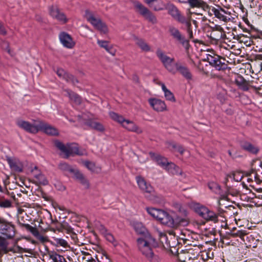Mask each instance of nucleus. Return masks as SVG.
Here are the masks:
<instances>
[{
  "label": "nucleus",
  "instance_id": "f257e3e1",
  "mask_svg": "<svg viewBox=\"0 0 262 262\" xmlns=\"http://www.w3.org/2000/svg\"><path fill=\"white\" fill-rule=\"evenodd\" d=\"M147 212L154 218L160 221L161 223L169 227L177 228L179 226H186L189 224L187 217L177 216L173 218L167 212L155 208H146Z\"/></svg>",
  "mask_w": 262,
  "mask_h": 262
},
{
  "label": "nucleus",
  "instance_id": "f03ea898",
  "mask_svg": "<svg viewBox=\"0 0 262 262\" xmlns=\"http://www.w3.org/2000/svg\"><path fill=\"white\" fill-rule=\"evenodd\" d=\"M16 232L15 226L12 222L0 217V252L7 253L13 251L8 247L9 242L7 239H13Z\"/></svg>",
  "mask_w": 262,
  "mask_h": 262
},
{
  "label": "nucleus",
  "instance_id": "7ed1b4c3",
  "mask_svg": "<svg viewBox=\"0 0 262 262\" xmlns=\"http://www.w3.org/2000/svg\"><path fill=\"white\" fill-rule=\"evenodd\" d=\"M136 179L140 189L143 193L147 194V198L155 203L161 204L163 202V196L157 194L150 184L147 182L143 177L137 176Z\"/></svg>",
  "mask_w": 262,
  "mask_h": 262
},
{
  "label": "nucleus",
  "instance_id": "20e7f679",
  "mask_svg": "<svg viewBox=\"0 0 262 262\" xmlns=\"http://www.w3.org/2000/svg\"><path fill=\"white\" fill-rule=\"evenodd\" d=\"M137 244L142 254L148 259L151 260L154 256L152 247H155L157 245L155 239L149 233H147L144 237L138 238Z\"/></svg>",
  "mask_w": 262,
  "mask_h": 262
},
{
  "label": "nucleus",
  "instance_id": "39448f33",
  "mask_svg": "<svg viewBox=\"0 0 262 262\" xmlns=\"http://www.w3.org/2000/svg\"><path fill=\"white\" fill-rule=\"evenodd\" d=\"M257 56L259 58L253 62L251 66L252 73L254 75L252 76V80H250V82L251 88L254 89L256 93H259L258 91L261 90V86H262L261 84L262 78L260 73L261 71H262V62L261 61L262 56L258 55Z\"/></svg>",
  "mask_w": 262,
  "mask_h": 262
},
{
  "label": "nucleus",
  "instance_id": "423d86ee",
  "mask_svg": "<svg viewBox=\"0 0 262 262\" xmlns=\"http://www.w3.org/2000/svg\"><path fill=\"white\" fill-rule=\"evenodd\" d=\"M186 31L188 35L187 38L177 28L169 26L168 28V31L172 38L180 43L185 49L188 50L190 46L189 40L193 39L194 37L192 28L186 29Z\"/></svg>",
  "mask_w": 262,
  "mask_h": 262
},
{
  "label": "nucleus",
  "instance_id": "0eeeda50",
  "mask_svg": "<svg viewBox=\"0 0 262 262\" xmlns=\"http://www.w3.org/2000/svg\"><path fill=\"white\" fill-rule=\"evenodd\" d=\"M55 145L57 148L66 155L67 158L70 155H74L79 156L87 155V152L85 149H80L78 145L75 143L66 146L62 142L59 141H56L55 142Z\"/></svg>",
  "mask_w": 262,
  "mask_h": 262
},
{
  "label": "nucleus",
  "instance_id": "6e6552de",
  "mask_svg": "<svg viewBox=\"0 0 262 262\" xmlns=\"http://www.w3.org/2000/svg\"><path fill=\"white\" fill-rule=\"evenodd\" d=\"M193 209L201 217L207 221H212L214 223L218 221L217 214L203 205L195 204L193 205Z\"/></svg>",
  "mask_w": 262,
  "mask_h": 262
},
{
  "label": "nucleus",
  "instance_id": "1a4fd4ad",
  "mask_svg": "<svg viewBox=\"0 0 262 262\" xmlns=\"http://www.w3.org/2000/svg\"><path fill=\"white\" fill-rule=\"evenodd\" d=\"M109 115L113 120L120 123L123 127L128 130L138 134L142 133L141 129H140L134 122L124 119L123 116L114 112H110Z\"/></svg>",
  "mask_w": 262,
  "mask_h": 262
},
{
  "label": "nucleus",
  "instance_id": "9d476101",
  "mask_svg": "<svg viewBox=\"0 0 262 262\" xmlns=\"http://www.w3.org/2000/svg\"><path fill=\"white\" fill-rule=\"evenodd\" d=\"M156 55L164 68L172 74H176L177 62H174V59L166 55L160 49L156 51Z\"/></svg>",
  "mask_w": 262,
  "mask_h": 262
},
{
  "label": "nucleus",
  "instance_id": "9b49d317",
  "mask_svg": "<svg viewBox=\"0 0 262 262\" xmlns=\"http://www.w3.org/2000/svg\"><path fill=\"white\" fill-rule=\"evenodd\" d=\"M134 6L136 12L149 22L153 24L157 23L156 16L142 4L140 2H136Z\"/></svg>",
  "mask_w": 262,
  "mask_h": 262
},
{
  "label": "nucleus",
  "instance_id": "f8f14e48",
  "mask_svg": "<svg viewBox=\"0 0 262 262\" xmlns=\"http://www.w3.org/2000/svg\"><path fill=\"white\" fill-rule=\"evenodd\" d=\"M85 16L86 20L102 33L106 34L107 32L108 29L105 24L100 18L96 17L93 13L86 10Z\"/></svg>",
  "mask_w": 262,
  "mask_h": 262
},
{
  "label": "nucleus",
  "instance_id": "ddd939ff",
  "mask_svg": "<svg viewBox=\"0 0 262 262\" xmlns=\"http://www.w3.org/2000/svg\"><path fill=\"white\" fill-rule=\"evenodd\" d=\"M40 120H34L31 123L23 120H18L16 121V125L26 132L35 134L38 132Z\"/></svg>",
  "mask_w": 262,
  "mask_h": 262
},
{
  "label": "nucleus",
  "instance_id": "4468645a",
  "mask_svg": "<svg viewBox=\"0 0 262 262\" xmlns=\"http://www.w3.org/2000/svg\"><path fill=\"white\" fill-rule=\"evenodd\" d=\"M209 13L210 15L214 14L215 17L225 23L231 19V13L220 6H218L217 8L212 7L209 9Z\"/></svg>",
  "mask_w": 262,
  "mask_h": 262
},
{
  "label": "nucleus",
  "instance_id": "2eb2a0df",
  "mask_svg": "<svg viewBox=\"0 0 262 262\" xmlns=\"http://www.w3.org/2000/svg\"><path fill=\"white\" fill-rule=\"evenodd\" d=\"M225 35L223 28L219 25L210 27V30L207 31V36L215 43L223 38Z\"/></svg>",
  "mask_w": 262,
  "mask_h": 262
},
{
  "label": "nucleus",
  "instance_id": "dca6fc26",
  "mask_svg": "<svg viewBox=\"0 0 262 262\" xmlns=\"http://www.w3.org/2000/svg\"><path fill=\"white\" fill-rule=\"evenodd\" d=\"M15 195H10L9 193H2L0 194V208L8 209L13 207L15 201Z\"/></svg>",
  "mask_w": 262,
  "mask_h": 262
},
{
  "label": "nucleus",
  "instance_id": "f3484780",
  "mask_svg": "<svg viewBox=\"0 0 262 262\" xmlns=\"http://www.w3.org/2000/svg\"><path fill=\"white\" fill-rule=\"evenodd\" d=\"M50 15L53 18L60 21L62 24H65L68 21V19L65 14L60 11L57 6H51L49 8Z\"/></svg>",
  "mask_w": 262,
  "mask_h": 262
},
{
  "label": "nucleus",
  "instance_id": "a211bd4d",
  "mask_svg": "<svg viewBox=\"0 0 262 262\" xmlns=\"http://www.w3.org/2000/svg\"><path fill=\"white\" fill-rule=\"evenodd\" d=\"M235 234L237 236H239L240 238H243V240H245L244 237L245 236H246V238L249 239V241L251 239V243L252 244V247L253 248L257 247L258 245L260 246L262 244L261 241L257 238V235L253 234L250 236H247L246 231L245 230H238Z\"/></svg>",
  "mask_w": 262,
  "mask_h": 262
},
{
  "label": "nucleus",
  "instance_id": "6ab92c4d",
  "mask_svg": "<svg viewBox=\"0 0 262 262\" xmlns=\"http://www.w3.org/2000/svg\"><path fill=\"white\" fill-rule=\"evenodd\" d=\"M5 158L6 161L12 170L17 172L23 171V165L18 159L14 157H10L9 156H6Z\"/></svg>",
  "mask_w": 262,
  "mask_h": 262
},
{
  "label": "nucleus",
  "instance_id": "aec40b11",
  "mask_svg": "<svg viewBox=\"0 0 262 262\" xmlns=\"http://www.w3.org/2000/svg\"><path fill=\"white\" fill-rule=\"evenodd\" d=\"M40 131L49 135L56 136L58 135V132L56 128L40 120L38 132Z\"/></svg>",
  "mask_w": 262,
  "mask_h": 262
},
{
  "label": "nucleus",
  "instance_id": "412c9836",
  "mask_svg": "<svg viewBox=\"0 0 262 262\" xmlns=\"http://www.w3.org/2000/svg\"><path fill=\"white\" fill-rule=\"evenodd\" d=\"M235 83L238 86V88L243 91H248L251 88L250 80H246L239 74L236 75Z\"/></svg>",
  "mask_w": 262,
  "mask_h": 262
},
{
  "label": "nucleus",
  "instance_id": "4be33fe9",
  "mask_svg": "<svg viewBox=\"0 0 262 262\" xmlns=\"http://www.w3.org/2000/svg\"><path fill=\"white\" fill-rule=\"evenodd\" d=\"M148 102L153 109L157 112H162L166 108V105L164 101L161 100L156 98H150L148 100Z\"/></svg>",
  "mask_w": 262,
  "mask_h": 262
},
{
  "label": "nucleus",
  "instance_id": "5701e85b",
  "mask_svg": "<svg viewBox=\"0 0 262 262\" xmlns=\"http://www.w3.org/2000/svg\"><path fill=\"white\" fill-rule=\"evenodd\" d=\"M176 73L179 72L187 80L192 79V74L188 68L182 64L180 62H177Z\"/></svg>",
  "mask_w": 262,
  "mask_h": 262
},
{
  "label": "nucleus",
  "instance_id": "b1692460",
  "mask_svg": "<svg viewBox=\"0 0 262 262\" xmlns=\"http://www.w3.org/2000/svg\"><path fill=\"white\" fill-rule=\"evenodd\" d=\"M32 173L35 178V183L38 184H41L43 185H47L48 181L44 174H43L38 169V168L35 166L34 169L32 170Z\"/></svg>",
  "mask_w": 262,
  "mask_h": 262
},
{
  "label": "nucleus",
  "instance_id": "393cba45",
  "mask_svg": "<svg viewBox=\"0 0 262 262\" xmlns=\"http://www.w3.org/2000/svg\"><path fill=\"white\" fill-rule=\"evenodd\" d=\"M57 75L64 80L68 82L71 83L72 84H75L78 82V80L72 75L66 73L62 69H58L56 71Z\"/></svg>",
  "mask_w": 262,
  "mask_h": 262
},
{
  "label": "nucleus",
  "instance_id": "a878e982",
  "mask_svg": "<svg viewBox=\"0 0 262 262\" xmlns=\"http://www.w3.org/2000/svg\"><path fill=\"white\" fill-rule=\"evenodd\" d=\"M59 39L63 46L67 48H72L74 46L71 37L68 33L62 32L59 34Z\"/></svg>",
  "mask_w": 262,
  "mask_h": 262
},
{
  "label": "nucleus",
  "instance_id": "bb28decb",
  "mask_svg": "<svg viewBox=\"0 0 262 262\" xmlns=\"http://www.w3.org/2000/svg\"><path fill=\"white\" fill-rule=\"evenodd\" d=\"M21 226L25 227L40 241L44 242L46 241V238L40 234L36 227H32L28 224H21Z\"/></svg>",
  "mask_w": 262,
  "mask_h": 262
},
{
  "label": "nucleus",
  "instance_id": "cd10ccee",
  "mask_svg": "<svg viewBox=\"0 0 262 262\" xmlns=\"http://www.w3.org/2000/svg\"><path fill=\"white\" fill-rule=\"evenodd\" d=\"M149 155L152 160H154L158 165L163 168L166 166V164H167L168 160L167 158L164 157L152 152H150Z\"/></svg>",
  "mask_w": 262,
  "mask_h": 262
},
{
  "label": "nucleus",
  "instance_id": "c85d7f7f",
  "mask_svg": "<svg viewBox=\"0 0 262 262\" xmlns=\"http://www.w3.org/2000/svg\"><path fill=\"white\" fill-rule=\"evenodd\" d=\"M169 14L178 22L184 16L179 10V9L173 5H171L168 9Z\"/></svg>",
  "mask_w": 262,
  "mask_h": 262
},
{
  "label": "nucleus",
  "instance_id": "c756f323",
  "mask_svg": "<svg viewBox=\"0 0 262 262\" xmlns=\"http://www.w3.org/2000/svg\"><path fill=\"white\" fill-rule=\"evenodd\" d=\"M85 124L91 128L100 132H102L104 130V127L101 123L94 121L91 119L86 121Z\"/></svg>",
  "mask_w": 262,
  "mask_h": 262
},
{
  "label": "nucleus",
  "instance_id": "7c9ffc66",
  "mask_svg": "<svg viewBox=\"0 0 262 262\" xmlns=\"http://www.w3.org/2000/svg\"><path fill=\"white\" fill-rule=\"evenodd\" d=\"M97 43L100 47L105 49L110 54L112 55H115V52L113 49L112 47L110 46L108 41L98 39Z\"/></svg>",
  "mask_w": 262,
  "mask_h": 262
},
{
  "label": "nucleus",
  "instance_id": "2f4dec72",
  "mask_svg": "<svg viewBox=\"0 0 262 262\" xmlns=\"http://www.w3.org/2000/svg\"><path fill=\"white\" fill-rule=\"evenodd\" d=\"M163 169H165L168 172L172 174H178L179 172V167L176 166L174 163L172 162H169L168 161Z\"/></svg>",
  "mask_w": 262,
  "mask_h": 262
},
{
  "label": "nucleus",
  "instance_id": "473e14b6",
  "mask_svg": "<svg viewBox=\"0 0 262 262\" xmlns=\"http://www.w3.org/2000/svg\"><path fill=\"white\" fill-rule=\"evenodd\" d=\"M244 177V174L240 171H234L226 176V181H228L229 179H233L236 182H240Z\"/></svg>",
  "mask_w": 262,
  "mask_h": 262
},
{
  "label": "nucleus",
  "instance_id": "72a5a7b5",
  "mask_svg": "<svg viewBox=\"0 0 262 262\" xmlns=\"http://www.w3.org/2000/svg\"><path fill=\"white\" fill-rule=\"evenodd\" d=\"M150 7L156 11H159L165 9V5L162 0H154Z\"/></svg>",
  "mask_w": 262,
  "mask_h": 262
},
{
  "label": "nucleus",
  "instance_id": "f704fd0d",
  "mask_svg": "<svg viewBox=\"0 0 262 262\" xmlns=\"http://www.w3.org/2000/svg\"><path fill=\"white\" fill-rule=\"evenodd\" d=\"M64 91L72 101H73L77 104H80L81 99L78 95L70 90H66Z\"/></svg>",
  "mask_w": 262,
  "mask_h": 262
},
{
  "label": "nucleus",
  "instance_id": "c9c22d12",
  "mask_svg": "<svg viewBox=\"0 0 262 262\" xmlns=\"http://www.w3.org/2000/svg\"><path fill=\"white\" fill-rule=\"evenodd\" d=\"M136 45L144 52L150 51L151 48L148 43L141 38H137L136 42Z\"/></svg>",
  "mask_w": 262,
  "mask_h": 262
},
{
  "label": "nucleus",
  "instance_id": "e433bc0d",
  "mask_svg": "<svg viewBox=\"0 0 262 262\" xmlns=\"http://www.w3.org/2000/svg\"><path fill=\"white\" fill-rule=\"evenodd\" d=\"M161 85L162 89L164 93V96L166 99L172 102H175L176 99L173 93L166 88L164 83H161Z\"/></svg>",
  "mask_w": 262,
  "mask_h": 262
},
{
  "label": "nucleus",
  "instance_id": "4c0bfd02",
  "mask_svg": "<svg viewBox=\"0 0 262 262\" xmlns=\"http://www.w3.org/2000/svg\"><path fill=\"white\" fill-rule=\"evenodd\" d=\"M180 2L184 4L188 3L191 8L202 7L205 4V3L201 0H187V1H180Z\"/></svg>",
  "mask_w": 262,
  "mask_h": 262
},
{
  "label": "nucleus",
  "instance_id": "58836bf2",
  "mask_svg": "<svg viewBox=\"0 0 262 262\" xmlns=\"http://www.w3.org/2000/svg\"><path fill=\"white\" fill-rule=\"evenodd\" d=\"M241 146L242 148L252 154H256L258 151L256 147L249 142H244Z\"/></svg>",
  "mask_w": 262,
  "mask_h": 262
},
{
  "label": "nucleus",
  "instance_id": "ea45409f",
  "mask_svg": "<svg viewBox=\"0 0 262 262\" xmlns=\"http://www.w3.org/2000/svg\"><path fill=\"white\" fill-rule=\"evenodd\" d=\"M50 258L53 262H66V259L63 256L57 254L54 252H50L49 253Z\"/></svg>",
  "mask_w": 262,
  "mask_h": 262
},
{
  "label": "nucleus",
  "instance_id": "a19ab883",
  "mask_svg": "<svg viewBox=\"0 0 262 262\" xmlns=\"http://www.w3.org/2000/svg\"><path fill=\"white\" fill-rule=\"evenodd\" d=\"M262 0H251V7L254 8L258 9V11L256 12V10H255V13H257L258 15H261L262 13L261 12V7L262 5Z\"/></svg>",
  "mask_w": 262,
  "mask_h": 262
},
{
  "label": "nucleus",
  "instance_id": "79ce46f5",
  "mask_svg": "<svg viewBox=\"0 0 262 262\" xmlns=\"http://www.w3.org/2000/svg\"><path fill=\"white\" fill-rule=\"evenodd\" d=\"M59 168L62 171L68 172L69 173H72V172H74V168L69 165L66 163H61L59 165Z\"/></svg>",
  "mask_w": 262,
  "mask_h": 262
},
{
  "label": "nucleus",
  "instance_id": "37998d69",
  "mask_svg": "<svg viewBox=\"0 0 262 262\" xmlns=\"http://www.w3.org/2000/svg\"><path fill=\"white\" fill-rule=\"evenodd\" d=\"M100 228L101 231L104 234L106 239L110 242L113 243L115 241L113 235L111 233L107 232L106 228L103 226H101Z\"/></svg>",
  "mask_w": 262,
  "mask_h": 262
},
{
  "label": "nucleus",
  "instance_id": "c03bdc74",
  "mask_svg": "<svg viewBox=\"0 0 262 262\" xmlns=\"http://www.w3.org/2000/svg\"><path fill=\"white\" fill-rule=\"evenodd\" d=\"M135 229L136 231L140 234H144V237L146 234L149 233L141 223H137L135 225Z\"/></svg>",
  "mask_w": 262,
  "mask_h": 262
},
{
  "label": "nucleus",
  "instance_id": "a18cd8bd",
  "mask_svg": "<svg viewBox=\"0 0 262 262\" xmlns=\"http://www.w3.org/2000/svg\"><path fill=\"white\" fill-rule=\"evenodd\" d=\"M208 188L214 193L219 194L221 191L220 186L215 182H211L208 184Z\"/></svg>",
  "mask_w": 262,
  "mask_h": 262
},
{
  "label": "nucleus",
  "instance_id": "49530a36",
  "mask_svg": "<svg viewBox=\"0 0 262 262\" xmlns=\"http://www.w3.org/2000/svg\"><path fill=\"white\" fill-rule=\"evenodd\" d=\"M219 57V56H217L215 57L211 55L208 54L207 55L206 60L209 62L210 66L214 68Z\"/></svg>",
  "mask_w": 262,
  "mask_h": 262
},
{
  "label": "nucleus",
  "instance_id": "de8ad7c7",
  "mask_svg": "<svg viewBox=\"0 0 262 262\" xmlns=\"http://www.w3.org/2000/svg\"><path fill=\"white\" fill-rule=\"evenodd\" d=\"M178 23L184 25L186 26V29L192 28L190 18H187L185 16H183Z\"/></svg>",
  "mask_w": 262,
  "mask_h": 262
},
{
  "label": "nucleus",
  "instance_id": "09e8293b",
  "mask_svg": "<svg viewBox=\"0 0 262 262\" xmlns=\"http://www.w3.org/2000/svg\"><path fill=\"white\" fill-rule=\"evenodd\" d=\"M228 65L224 62H222L221 60V57L220 56L217 63L214 67V68L218 71L224 70L227 69Z\"/></svg>",
  "mask_w": 262,
  "mask_h": 262
},
{
  "label": "nucleus",
  "instance_id": "8fccbe9b",
  "mask_svg": "<svg viewBox=\"0 0 262 262\" xmlns=\"http://www.w3.org/2000/svg\"><path fill=\"white\" fill-rule=\"evenodd\" d=\"M53 243L57 246H60L63 247H66L68 245L66 240L60 238H53Z\"/></svg>",
  "mask_w": 262,
  "mask_h": 262
},
{
  "label": "nucleus",
  "instance_id": "3c124183",
  "mask_svg": "<svg viewBox=\"0 0 262 262\" xmlns=\"http://www.w3.org/2000/svg\"><path fill=\"white\" fill-rule=\"evenodd\" d=\"M84 165L90 171H95L96 169V165L94 162L84 161L83 162Z\"/></svg>",
  "mask_w": 262,
  "mask_h": 262
},
{
  "label": "nucleus",
  "instance_id": "603ef678",
  "mask_svg": "<svg viewBox=\"0 0 262 262\" xmlns=\"http://www.w3.org/2000/svg\"><path fill=\"white\" fill-rule=\"evenodd\" d=\"M2 48L3 50H5L7 52V53L10 54L11 56L14 55V53L9 48V45L8 42L3 41L1 44Z\"/></svg>",
  "mask_w": 262,
  "mask_h": 262
},
{
  "label": "nucleus",
  "instance_id": "864d4df0",
  "mask_svg": "<svg viewBox=\"0 0 262 262\" xmlns=\"http://www.w3.org/2000/svg\"><path fill=\"white\" fill-rule=\"evenodd\" d=\"M73 229L71 226L69 225V224L67 223H64L61 225V227L59 230L60 231L63 232L64 231H67L68 232H71L72 231Z\"/></svg>",
  "mask_w": 262,
  "mask_h": 262
},
{
  "label": "nucleus",
  "instance_id": "5fc2aeb1",
  "mask_svg": "<svg viewBox=\"0 0 262 262\" xmlns=\"http://www.w3.org/2000/svg\"><path fill=\"white\" fill-rule=\"evenodd\" d=\"M71 174H73L75 178L79 181L81 180L83 178V177H84L83 174L76 168H74V172H72Z\"/></svg>",
  "mask_w": 262,
  "mask_h": 262
},
{
  "label": "nucleus",
  "instance_id": "6e6d98bb",
  "mask_svg": "<svg viewBox=\"0 0 262 262\" xmlns=\"http://www.w3.org/2000/svg\"><path fill=\"white\" fill-rule=\"evenodd\" d=\"M170 145L173 149H175L176 151L180 152L181 155H182L185 151L184 148L181 145H177L175 143H171Z\"/></svg>",
  "mask_w": 262,
  "mask_h": 262
},
{
  "label": "nucleus",
  "instance_id": "4d7b16f0",
  "mask_svg": "<svg viewBox=\"0 0 262 262\" xmlns=\"http://www.w3.org/2000/svg\"><path fill=\"white\" fill-rule=\"evenodd\" d=\"M79 182L82 185H83L85 188H88L89 187V182L84 177H83Z\"/></svg>",
  "mask_w": 262,
  "mask_h": 262
},
{
  "label": "nucleus",
  "instance_id": "13d9d810",
  "mask_svg": "<svg viewBox=\"0 0 262 262\" xmlns=\"http://www.w3.org/2000/svg\"><path fill=\"white\" fill-rule=\"evenodd\" d=\"M0 34L2 35L6 34V31L4 28L3 25L0 23Z\"/></svg>",
  "mask_w": 262,
  "mask_h": 262
},
{
  "label": "nucleus",
  "instance_id": "bf43d9fd",
  "mask_svg": "<svg viewBox=\"0 0 262 262\" xmlns=\"http://www.w3.org/2000/svg\"><path fill=\"white\" fill-rule=\"evenodd\" d=\"M17 248L19 250H21L22 251H23L24 252H28L29 253H32V250L31 249H26V248H23L20 247L19 246H17Z\"/></svg>",
  "mask_w": 262,
  "mask_h": 262
},
{
  "label": "nucleus",
  "instance_id": "052dcab7",
  "mask_svg": "<svg viewBox=\"0 0 262 262\" xmlns=\"http://www.w3.org/2000/svg\"><path fill=\"white\" fill-rule=\"evenodd\" d=\"M133 80L136 82V83H138L139 81V79L138 78V77L136 75H134L133 76Z\"/></svg>",
  "mask_w": 262,
  "mask_h": 262
},
{
  "label": "nucleus",
  "instance_id": "680f3d73",
  "mask_svg": "<svg viewBox=\"0 0 262 262\" xmlns=\"http://www.w3.org/2000/svg\"><path fill=\"white\" fill-rule=\"evenodd\" d=\"M144 2L148 5V6L150 7V6L151 5L152 3L153 2L154 0H144Z\"/></svg>",
  "mask_w": 262,
  "mask_h": 262
},
{
  "label": "nucleus",
  "instance_id": "e2e57ef3",
  "mask_svg": "<svg viewBox=\"0 0 262 262\" xmlns=\"http://www.w3.org/2000/svg\"><path fill=\"white\" fill-rule=\"evenodd\" d=\"M85 258H86V257ZM91 259H94V258L92 256H91L89 254L88 257L86 258V260L88 262H90V261H91Z\"/></svg>",
  "mask_w": 262,
  "mask_h": 262
},
{
  "label": "nucleus",
  "instance_id": "0e129e2a",
  "mask_svg": "<svg viewBox=\"0 0 262 262\" xmlns=\"http://www.w3.org/2000/svg\"><path fill=\"white\" fill-rule=\"evenodd\" d=\"M192 23L194 25V26H195L196 28L198 27V22L196 20H194V19H193L192 20Z\"/></svg>",
  "mask_w": 262,
  "mask_h": 262
},
{
  "label": "nucleus",
  "instance_id": "69168bd1",
  "mask_svg": "<svg viewBox=\"0 0 262 262\" xmlns=\"http://www.w3.org/2000/svg\"><path fill=\"white\" fill-rule=\"evenodd\" d=\"M96 259H91V261L90 262H97V260H98L99 259L97 258V257H96Z\"/></svg>",
  "mask_w": 262,
  "mask_h": 262
},
{
  "label": "nucleus",
  "instance_id": "338daca9",
  "mask_svg": "<svg viewBox=\"0 0 262 262\" xmlns=\"http://www.w3.org/2000/svg\"><path fill=\"white\" fill-rule=\"evenodd\" d=\"M228 154H229V156H230L231 157L233 158V157H232V153H231V151H230V150H228Z\"/></svg>",
  "mask_w": 262,
  "mask_h": 262
},
{
  "label": "nucleus",
  "instance_id": "774afa93",
  "mask_svg": "<svg viewBox=\"0 0 262 262\" xmlns=\"http://www.w3.org/2000/svg\"><path fill=\"white\" fill-rule=\"evenodd\" d=\"M2 191H3V188L1 186V185H0V192H2Z\"/></svg>",
  "mask_w": 262,
  "mask_h": 262
}]
</instances>
